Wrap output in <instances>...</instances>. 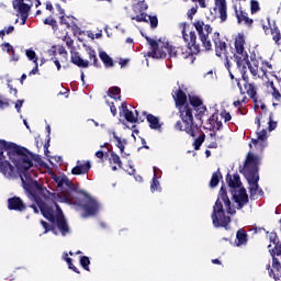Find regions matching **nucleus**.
I'll use <instances>...</instances> for the list:
<instances>
[{
	"mask_svg": "<svg viewBox=\"0 0 281 281\" xmlns=\"http://www.w3.org/2000/svg\"><path fill=\"white\" fill-rule=\"evenodd\" d=\"M8 207L9 210H15L16 212H23L25 210V203L21 198H11L8 200Z\"/></svg>",
	"mask_w": 281,
	"mask_h": 281,
	"instance_id": "a211bd4d",
	"label": "nucleus"
},
{
	"mask_svg": "<svg viewBox=\"0 0 281 281\" xmlns=\"http://www.w3.org/2000/svg\"><path fill=\"white\" fill-rule=\"evenodd\" d=\"M59 201H60L61 203H69V204L74 203V200L70 199V198H68L67 195H61V196L59 198Z\"/></svg>",
	"mask_w": 281,
	"mask_h": 281,
	"instance_id": "49530a36",
	"label": "nucleus"
},
{
	"mask_svg": "<svg viewBox=\"0 0 281 281\" xmlns=\"http://www.w3.org/2000/svg\"><path fill=\"white\" fill-rule=\"evenodd\" d=\"M227 182L235 203H237L239 209L245 207L249 203V195H247V190L240 187V177L238 175L228 176Z\"/></svg>",
	"mask_w": 281,
	"mask_h": 281,
	"instance_id": "6e6552de",
	"label": "nucleus"
},
{
	"mask_svg": "<svg viewBox=\"0 0 281 281\" xmlns=\"http://www.w3.org/2000/svg\"><path fill=\"white\" fill-rule=\"evenodd\" d=\"M251 142H252V146H255V148L259 153H262V150H265V148L267 147V142L265 140H259L258 138H255Z\"/></svg>",
	"mask_w": 281,
	"mask_h": 281,
	"instance_id": "c756f323",
	"label": "nucleus"
},
{
	"mask_svg": "<svg viewBox=\"0 0 281 281\" xmlns=\"http://www.w3.org/2000/svg\"><path fill=\"white\" fill-rule=\"evenodd\" d=\"M86 52L89 56V59L93 60V65H97L98 56L95 55V50L93 48H91V46H86Z\"/></svg>",
	"mask_w": 281,
	"mask_h": 281,
	"instance_id": "473e14b6",
	"label": "nucleus"
},
{
	"mask_svg": "<svg viewBox=\"0 0 281 281\" xmlns=\"http://www.w3.org/2000/svg\"><path fill=\"white\" fill-rule=\"evenodd\" d=\"M250 10H251V14H256V12H260V3L257 0H251Z\"/></svg>",
	"mask_w": 281,
	"mask_h": 281,
	"instance_id": "4c0bfd02",
	"label": "nucleus"
},
{
	"mask_svg": "<svg viewBox=\"0 0 281 281\" xmlns=\"http://www.w3.org/2000/svg\"><path fill=\"white\" fill-rule=\"evenodd\" d=\"M150 192H161V183L157 178V172L153 176L151 183H150Z\"/></svg>",
	"mask_w": 281,
	"mask_h": 281,
	"instance_id": "a878e982",
	"label": "nucleus"
},
{
	"mask_svg": "<svg viewBox=\"0 0 281 281\" xmlns=\"http://www.w3.org/2000/svg\"><path fill=\"white\" fill-rule=\"evenodd\" d=\"M189 102L191 106L196 110L199 115H203L205 111H207L205 105H203V101L201 100V98L196 95H189Z\"/></svg>",
	"mask_w": 281,
	"mask_h": 281,
	"instance_id": "dca6fc26",
	"label": "nucleus"
},
{
	"mask_svg": "<svg viewBox=\"0 0 281 281\" xmlns=\"http://www.w3.org/2000/svg\"><path fill=\"white\" fill-rule=\"evenodd\" d=\"M99 58L102 60V63L105 65V67H113V58L106 54V52L101 50L99 53Z\"/></svg>",
	"mask_w": 281,
	"mask_h": 281,
	"instance_id": "bb28decb",
	"label": "nucleus"
},
{
	"mask_svg": "<svg viewBox=\"0 0 281 281\" xmlns=\"http://www.w3.org/2000/svg\"><path fill=\"white\" fill-rule=\"evenodd\" d=\"M213 43L215 45V54L218 58H226L225 67L229 71V59H227V44L221 41V34L215 32L213 34Z\"/></svg>",
	"mask_w": 281,
	"mask_h": 281,
	"instance_id": "9b49d317",
	"label": "nucleus"
},
{
	"mask_svg": "<svg viewBox=\"0 0 281 281\" xmlns=\"http://www.w3.org/2000/svg\"><path fill=\"white\" fill-rule=\"evenodd\" d=\"M106 104H109L112 115H117V109L113 104V102L106 101Z\"/></svg>",
	"mask_w": 281,
	"mask_h": 281,
	"instance_id": "de8ad7c7",
	"label": "nucleus"
},
{
	"mask_svg": "<svg viewBox=\"0 0 281 281\" xmlns=\"http://www.w3.org/2000/svg\"><path fill=\"white\" fill-rule=\"evenodd\" d=\"M8 106H10V101L3 95H0V109H8Z\"/></svg>",
	"mask_w": 281,
	"mask_h": 281,
	"instance_id": "ea45409f",
	"label": "nucleus"
},
{
	"mask_svg": "<svg viewBox=\"0 0 281 281\" xmlns=\"http://www.w3.org/2000/svg\"><path fill=\"white\" fill-rule=\"evenodd\" d=\"M11 54L10 63H19V55L14 50Z\"/></svg>",
	"mask_w": 281,
	"mask_h": 281,
	"instance_id": "3c124183",
	"label": "nucleus"
},
{
	"mask_svg": "<svg viewBox=\"0 0 281 281\" xmlns=\"http://www.w3.org/2000/svg\"><path fill=\"white\" fill-rule=\"evenodd\" d=\"M101 210H102V205L99 204V202H97L95 199L90 198L83 205L85 214L82 215V217L87 218V216H95V214Z\"/></svg>",
	"mask_w": 281,
	"mask_h": 281,
	"instance_id": "ddd939ff",
	"label": "nucleus"
},
{
	"mask_svg": "<svg viewBox=\"0 0 281 281\" xmlns=\"http://www.w3.org/2000/svg\"><path fill=\"white\" fill-rule=\"evenodd\" d=\"M21 106H23V100H18L15 102V109H16L18 113H21Z\"/></svg>",
	"mask_w": 281,
	"mask_h": 281,
	"instance_id": "603ef678",
	"label": "nucleus"
},
{
	"mask_svg": "<svg viewBox=\"0 0 281 281\" xmlns=\"http://www.w3.org/2000/svg\"><path fill=\"white\" fill-rule=\"evenodd\" d=\"M245 90L246 93L250 97V98H256V86H254V83H249L248 80H245Z\"/></svg>",
	"mask_w": 281,
	"mask_h": 281,
	"instance_id": "c85d7f7f",
	"label": "nucleus"
},
{
	"mask_svg": "<svg viewBox=\"0 0 281 281\" xmlns=\"http://www.w3.org/2000/svg\"><path fill=\"white\" fill-rule=\"evenodd\" d=\"M71 63H74V65H76L77 67H82L83 69L89 67V60L82 59V57H80V54L78 53H72Z\"/></svg>",
	"mask_w": 281,
	"mask_h": 281,
	"instance_id": "6ab92c4d",
	"label": "nucleus"
},
{
	"mask_svg": "<svg viewBox=\"0 0 281 281\" xmlns=\"http://www.w3.org/2000/svg\"><path fill=\"white\" fill-rule=\"evenodd\" d=\"M234 58L237 69H239L241 74L243 80H249L247 69H249L255 79L267 77V70L265 69V64L262 61L256 58H251L249 61V54H247V50H245V35L243 33H239L235 37Z\"/></svg>",
	"mask_w": 281,
	"mask_h": 281,
	"instance_id": "f03ea898",
	"label": "nucleus"
},
{
	"mask_svg": "<svg viewBox=\"0 0 281 281\" xmlns=\"http://www.w3.org/2000/svg\"><path fill=\"white\" fill-rule=\"evenodd\" d=\"M95 157H98V159H103L104 158V151H102V150L97 151Z\"/></svg>",
	"mask_w": 281,
	"mask_h": 281,
	"instance_id": "052dcab7",
	"label": "nucleus"
},
{
	"mask_svg": "<svg viewBox=\"0 0 281 281\" xmlns=\"http://www.w3.org/2000/svg\"><path fill=\"white\" fill-rule=\"evenodd\" d=\"M24 54H25L27 60L33 63V65H36V63H38V55H36V52L34 50V48L25 49Z\"/></svg>",
	"mask_w": 281,
	"mask_h": 281,
	"instance_id": "393cba45",
	"label": "nucleus"
},
{
	"mask_svg": "<svg viewBox=\"0 0 281 281\" xmlns=\"http://www.w3.org/2000/svg\"><path fill=\"white\" fill-rule=\"evenodd\" d=\"M214 12L220 15L221 22L227 21V0H214Z\"/></svg>",
	"mask_w": 281,
	"mask_h": 281,
	"instance_id": "2eb2a0df",
	"label": "nucleus"
},
{
	"mask_svg": "<svg viewBox=\"0 0 281 281\" xmlns=\"http://www.w3.org/2000/svg\"><path fill=\"white\" fill-rule=\"evenodd\" d=\"M272 267L276 271H280L281 269L280 261L276 257L272 258Z\"/></svg>",
	"mask_w": 281,
	"mask_h": 281,
	"instance_id": "37998d69",
	"label": "nucleus"
},
{
	"mask_svg": "<svg viewBox=\"0 0 281 281\" xmlns=\"http://www.w3.org/2000/svg\"><path fill=\"white\" fill-rule=\"evenodd\" d=\"M12 32H14V26H9V27H7V29H4V35L5 34H12Z\"/></svg>",
	"mask_w": 281,
	"mask_h": 281,
	"instance_id": "bf43d9fd",
	"label": "nucleus"
},
{
	"mask_svg": "<svg viewBox=\"0 0 281 281\" xmlns=\"http://www.w3.org/2000/svg\"><path fill=\"white\" fill-rule=\"evenodd\" d=\"M194 27L199 34L202 46L206 52H210V49H212V42L209 36L212 32V26H210V24H204L203 21H198L194 23Z\"/></svg>",
	"mask_w": 281,
	"mask_h": 281,
	"instance_id": "9d476101",
	"label": "nucleus"
},
{
	"mask_svg": "<svg viewBox=\"0 0 281 281\" xmlns=\"http://www.w3.org/2000/svg\"><path fill=\"white\" fill-rule=\"evenodd\" d=\"M60 23L61 25H67V27H69V22H67V18L65 15L60 16Z\"/></svg>",
	"mask_w": 281,
	"mask_h": 281,
	"instance_id": "4d7b16f0",
	"label": "nucleus"
},
{
	"mask_svg": "<svg viewBox=\"0 0 281 281\" xmlns=\"http://www.w3.org/2000/svg\"><path fill=\"white\" fill-rule=\"evenodd\" d=\"M91 170V162L90 161H77L76 167L72 168V175H87Z\"/></svg>",
	"mask_w": 281,
	"mask_h": 281,
	"instance_id": "f3484780",
	"label": "nucleus"
},
{
	"mask_svg": "<svg viewBox=\"0 0 281 281\" xmlns=\"http://www.w3.org/2000/svg\"><path fill=\"white\" fill-rule=\"evenodd\" d=\"M54 181L57 183L58 188H71V181L67 176H55Z\"/></svg>",
	"mask_w": 281,
	"mask_h": 281,
	"instance_id": "aec40b11",
	"label": "nucleus"
},
{
	"mask_svg": "<svg viewBox=\"0 0 281 281\" xmlns=\"http://www.w3.org/2000/svg\"><path fill=\"white\" fill-rule=\"evenodd\" d=\"M261 159L262 158L260 156L249 153L241 169V172L248 181L250 196H256L262 192V189H260L258 186V181H260V176H258V167L260 166Z\"/></svg>",
	"mask_w": 281,
	"mask_h": 281,
	"instance_id": "39448f33",
	"label": "nucleus"
},
{
	"mask_svg": "<svg viewBox=\"0 0 281 281\" xmlns=\"http://www.w3.org/2000/svg\"><path fill=\"white\" fill-rule=\"evenodd\" d=\"M237 21L238 23H244V25H252L254 20L249 19V16H247V12H243L240 11L239 13H237Z\"/></svg>",
	"mask_w": 281,
	"mask_h": 281,
	"instance_id": "5701e85b",
	"label": "nucleus"
},
{
	"mask_svg": "<svg viewBox=\"0 0 281 281\" xmlns=\"http://www.w3.org/2000/svg\"><path fill=\"white\" fill-rule=\"evenodd\" d=\"M63 260H65L69 267V269H71V271H75V273H80V271H78V268H76V266H74V263L71 262V258H69L68 254H64L63 256Z\"/></svg>",
	"mask_w": 281,
	"mask_h": 281,
	"instance_id": "72a5a7b5",
	"label": "nucleus"
},
{
	"mask_svg": "<svg viewBox=\"0 0 281 281\" xmlns=\"http://www.w3.org/2000/svg\"><path fill=\"white\" fill-rule=\"evenodd\" d=\"M256 124L257 126H260V115L256 117Z\"/></svg>",
	"mask_w": 281,
	"mask_h": 281,
	"instance_id": "774afa93",
	"label": "nucleus"
},
{
	"mask_svg": "<svg viewBox=\"0 0 281 281\" xmlns=\"http://www.w3.org/2000/svg\"><path fill=\"white\" fill-rule=\"evenodd\" d=\"M41 225L45 229L44 234H47V232H49V224H47V222H45V221H41Z\"/></svg>",
	"mask_w": 281,
	"mask_h": 281,
	"instance_id": "864d4df0",
	"label": "nucleus"
},
{
	"mask_svg": "<svg viewBox=\"0 0 281 281\" xmlns=\"http://www.w3.org/2000/svg\"><path fill=\"white\" fill-rule=\"evenodd\" d=\"M236 246L243 247V245H247V233L243 229H239L236 235Z\"/></svg>",
	"mask_w": 281,
	"mask_h": 281,
	"instance_id": "4be33fe9",
	"label": "nucleus"
},
{
	"mask_svg": "<svg viewBox=\"0 0 281 281\" xmlns=\"http://www.w3.org/2000/svg\"><path fill=\"white\" fill-rule=\"evenodd\" d=\"M272 115L270 114L269 116V131H276V127L278 126V123L276 121L272 120Z\"/></svg>",
	"mask_w": 281,
	"mask_h": 281,
	"instance_id": "79ce46f5",
	"label": "nucleus"
},
{
	"mask_svg": "<svg viewBox=\"0 0 281 281\" xmlns=\"http://www.w3.org/2000/svg\"><path fill=\"white\" fill-rule=\"evenodd\" d=\"M52 60L54 61V65L57 67V71H60V60H58V58H52Z\"/></svg>",
	"mask_w": 281,
	"mask_h": 281,
	"instance_id": "5fc2aeb1",
	"label": "nucleus"
},
{
	"mask_svg": "<svg viewBox=\"0 0 281 281\" xmlns=\"http://www.w3.org/2000/svg\"><path fill=\"white\" fill-rule=\"evenodd\" d=\"M199 3L200 8H207V2L205 0H193Z\"/></svg>",
	"mask_w": 281,
	"mask_h": 281,
	"instance_id": "6e6d98bb",
	"label": "nucleus"
},
{
	"mask_svg": "<svg viewBox=\"0 0 281 281\" xmlns=\"http://www.w3.org/2000/svg\"><path fill=\"white\" fill-rule=\"evenodd\" d=\"M257 139L261 142H267V130H261L257 133Z\"/></svg>",
	"mask_w": 281,
	"mask_h": 281,
	"instance_id": "a19ab883",
	"label": "nucleus"
},
{
	"mask_svg": "<svg viewBox=\"0 0 281 281\" xmlns=\"http://www.w3.org/2000/svg\"><path fill=\"white\" fill-rule=\"evenodd\" d=\"M209 148H218V144H216V143H211V144L209 145Z\"/></svg>",
	"mask_w": 281,
	"mask_h": 281,
	"instance_id": "69168bd1",
	"label": "nucleus"
},
{
	"mask_svg": "<svg viewBox=\"0 0 281 281\" xmlns=\"http://www.w3.org/2000/svg\"><path fill=\"white\" fill-rule=\"evenodd\" d=\"M44 24L45 25H56V20H54V18H47L44 20Z\"/></svg>",
	"mask_w": 281,
	"mask_h": 281,
	"instance_id": "09e8293b",
	"label": "nucleus"
},
{
	"mask_svg": "<svg viewBox=\"0 0 281 281\" xmlns=\"http://www.w3.org/2000/svg\"><path fill=\"white\" fill-rule=\"evenodd\" d=\"M110 164H111V166H113V164H114L119 168H122V160L120 159V156L117 154H115V153H111V155H110Z\"/></svg>",
	"mask_w": 281,
	"mask_h": 281,
	"instance_id": "2f4dec72",
	"label": "nucleus"
},
{
	"mask_svg": "<svg viewBox=\"0 0 281 281\" xmlns=\"http://www.w3.org/2000/svg\"><path fill=\"white\" fill-rule=\"evenodd\" d=\"M56 54V49L55 48H52L48 50V55L49 56H54Z\"/></svg>",
	"mask_w": 281,
	"mask_h": 281,
	"instance_id": "338daca9",
	"label": "nucleus"
},
{
	"mask_svg": "<svg viewBox=\"0 0 281 281\" xmlns=\"http://www.w3.org/2000/svg\"><path fill=\"white\" fill-rule=\"evenodd\" d=\"M147 122L149 123L150 128L155 131H159L161 128V123H159V119L153 114H147Z\"/></svg>",
	"mask_w": 281,
	"mask_h": 281,
	"instance_id": "412c9836",
	"label": "nucleus"
},
{
	"mask_svg": "<svg viewBox=\"0 0 281 281\" xmlns=\"http://www.w3.org/2000/svg\"><path fill=\"white\" fill-rule=\"evenodd\" d=\"M2 52H7V54H12L14 52V47L10 43L1 44Z\"/></svg>",
	"mask_w": 281,
	"mask_h": 281,
	"instance_id": "58836bf2",
	"label": "nucleus"
},
{
	"mask_svg": "<svg viewBox=\"0 0 281 281\" xmlns=\"http://www.w3.org/2000/svg\"><path fill=\"white\" fill-rule=\"evenodd\" d=\"M120 115L125 117L127 122L131 124H136V122H139V112L131 111L128 110V106L126 105V102H123L120 106Z\"/></svg>",
	"mask_w": 281,
	"mask_h": 281,
	"instance_id": "4468645a",
	"label": "nucleus"
},
{
	"mask_svg": "<svg viewBox=\"0 0 281 281\" xmlns=\"http://www.w3.org/2000/svg\"><path fill=\"white\" fill-rule=\"evenodd\" d=\"M38 74V63L34 64L33 69L29 72V76H36Z\"/></svg>",
	"mask_w": 281,
	"mask_h": 281,
	"instance_id": "8fccbe9b",
	"label": "nucleus"
},
{
	"mask_svg": "<svg viewBox=\"0 0 281 281\" xmlns=\"http://www.w3.org/2000/svg\"><path fill=\"white\" fill-rule=\"evenodd\" d=\"M109 95L113 99V100H120V88L117 87H113L110 88L109 90Z\"/></svg>",
	"mask_w": 281,
	"mask_h": 281,
	"instance_id": "f704fd0d",
	"label": "nucleus"
},
{
	"mask_svg": "<svg viewBox=\"0 0 281 281\" xmlns=\"http://www.w3.org/2000/svg\"><path fill=\"white\" fill-rule=\"evenodd\" d=\"M150 46V50L147 53L149 58H156L157 60L164 59L167 56L170 58H177L181 56L182 58H189L191 63H194V55L190 52H183V48H176L166 38L153 40L148 36L145 37Z\"/></svg>",
	"mask_w": 281,
	"mask_h": 281,
	"instance_id": "7ed1b4c3",
	"label": "nucleus"
},
{
	"mask_svg": "<svg viewBox=\"0 0 281 281\" xmlns=\"http://www.w3.org/2000/svg\"><path fill=\"white\" fill-rule=\"evenodd\" d=\"M263 30L266 34H270L272 35V38L276 43H278V41H280V30H278L276 26L269 29L267 25H263Z\"/></svg>",
	"mask_w": 281,
	"mask_h": 281,
	"instance_id": "b1692460",
	"label": "nucleus"
},
{
	"mask_svg": "<svg viewBox=\"0 0 281 281\" xmlns=\"http://www.w3.org/2000/svg\"><path fill=\"white\" fill-rule=\"evenodd\" d=\"M203 142H205L204 134L200 135L193 143L194 149L199 150L201 146L203 145Z\"/></svg>",
	"mask_w": 281,
	"mask_h": 281,
	"instance_id": "c9c22d12",
	"label": "nucleus"
},
{
	"mask_svg": "<svg viewBox=\"0 0 281 281\" xmlns=\"http://www.w3.org/2000/svg\"><path fill=\"white\" fill-rule=\"evenodd\" d=\"M113 138L116 142L117 148L121 150V155H124V148L126 146V139H122L115 134V132H112Z\"/></svg>",
	"mask_w": 281,
	"mask_h": 281,
	"instance_id": "cd10ccee",
	"label": "nucleus"
},
{
	"mask_svg": "<svg viewBox=\"0 0 281 281\" xmlns=\"http://www.w3.org/2000/svg\"><path fill=\"white\" fill-rule=\"evenodd\" d=\"M5 151L9 155V159L16 167L18 172H20L24 190H30L33 186H37L36 171L30 170L32 168V155L21 154L14 148V144L0 139V172L3 177H7V179L14 177V167L3 156Z\"/></svg>",
	"mask_w": 281,
	"mask_h": 281,
	"instance_id": "f257e3e1",
	"label": "nucleus"
},
{
	"mask_svg": "<svg viewBox=\"0 0 281 281\" xmlns=\"http://www.w3.org/2000/svg\"><path fill=\"white\" fill-rule=\"evenodd\" d=\"M157 175V179H161V170L157 167H154V176Z\"/></svg>",
	"mask_w": 281,
	"mask_h": 281,
	"instance_id": "13d9d810",
	"label": "nucleus"
},
{
	"mask_svg": "<svg viewBox=\"0 0 281 281\" xmlns=\"http://www.w3.org/2000/svg\"><path fill=\"white\" fill-rule=\"evenodd\" d=\"M223 205L228 214H236V209H232V202L227 196V192H225V188H221L220 195L215 205L213 206L212 221L214 227H227L229 225L231 218L225 215V211H223Z\"/></svg>",
	"mask_w": 281,
	"mask_h": 281,
	"instance_id": "423d86ee",
	"label": "nucleus"
},
{
	"mask_svg": "<svg viewBox=\"0 0 281 281\" xmlns=\"http://www.w3.org/2000/svg\"><path fill=\"white\" fill-rule=\"evenodd\" d=\"M221 179H223L221 171L213 173V176L211 178V182H210L211 188H216V186H218V182L221 181Z\"/></svg>",
	"mask_w": 281,
	"mask_h": 281,
	"instance_id": "7c9ffc66",
	"label": "nucleus"
},
{
	"mask_svg": "<svg viewBox=\"0 0 281 281\" xmlns=\"http://www.w3.org/2000/svg\"><path fill=\"white\" fill-rule=\"evenodd\" d=\"M190 36H191L190 43H195L196 42V35L194 34V32H191Z\"/></svg>",
	"mask_w": 281,
	"mask_h": 281,
	"instance_id": "680f3d73",
	"label": "nucleus"
},
{
	"mask_svg": "<svg viewBox=\"0 0 281 281\" xmlns=\"http://www.w3.org/2000/svg\"><path fill=\"white\" fill-rule=\"evenodd\" d=\"M38 207L43 216L54 225L52 228L54 234H58L56 233V227L59 229L63 236H67V234H69V226L67 225L65 215H63V211L58 204L54 203L52 206L47 204H38Z\"/></svg>",
	"mask_w": 281,
	"mask_h": 281,
	"instance_id": "0eeeda50",
	"label": "nucleus"
},
{
	"mask_svg": "<svg viewBox=\"0 0 281 281\" xmlns=\"http://www.w3.org/2000/svg\"><path fill=\"white\" fill-rule=\"evenodd\" d=\"M221 117L225 121V122H229L232 120V114H229V112L227 111H223L221 113Z\"/></svg>",
	"mask_w": 281,
	"mask_h": 281,
	"instance_id": "c03bdc74",
	"label": "nucleus"
},
{
	"mask_svg": "<svg viewBox=\"0 0 281 281\" xmlns=\"http://www.w3.org/2000/svg\"><path fill=\"white\" fill-rule=\"evenodd\" d=\"M120 65L121 67H126V65H128V59H121Z\"/></svg>",
	"mask_w": 281,
	"mask_h": 281,
	"instance_id": "e2e57ef3",
	"label": "nucleus"
},
{
	"mask_svg": "<svg viewBox=\"0 0 281 281\" xmlns=\"http://www.w3.org/2000/svg\"><path fill=\"white\" fill-rule=\"evenodd\" d=\"M13 0V8L20 14L22 22L21 25H25L27 16H30V10H32V1L27 0Z\"/></svg>",
	"mask_w": 281,
	"mask_h": 281,
	"instance_id": "f8f14e48",
	"label": "nucleus"
},
{
	"mask_svg": "<svg viewBox=\"0 0 281 281\" xmlns=\"http://www.w3.org/2000/svg\"><path fill=\"white\" fill-rule=\"evenodd\" d=\"M80 265L83 267L85 271H90L89 265H91V261L89 260V257H81L80 258Z\"/></svg>",
	"mask_w": 281,
	"mask_h": 281,
	"instance_id": "e433bc0d",
	"label": "nucleus"
},
{
	"mask_svg": "<svg viewBox=\"0 0 281 281\" xmlns=\"http://www.w3.org/2000/svg\"><path fill=\"white\" fill-rule=\"evenodd\" d=\"M46 10H48L49 12L54 10V5L52 4V2L46 3Z\"/></svg>",
	"mask_w": 281,
	"mask_h": 281,
	"instance_id": "0e129e2a",
	"label": "nucleus"
},
{
	"mask_svg": "<svg viewBox=\"0 0 281 281\" xmlns=\"http://www.w3.org/2000/svg\"><path fill=\"white\" fill-rule=\"evenodd\" d=\"M173 100L176 102V106H179L180 117L182 120L176 123V131H184L191 137H194L199 127L194 125V116L192 115V108L190 105H186L188 101V97L183 93L182 90H177L173 93Z\"/></svg>",
	"mask_w": 281,
	"mask_h": 281,
	"instance_id": "20e7f679",
	"label": "nucleus"
},
{
	"mask_svg": "<svg viewBox=\"0 0 281 281\" xmlns=\"http://www.w3.org/2000/svg\"><path fill=\"white\" fill-rule=\"evenodd\" d=\"M199 10V7H192L189 11H188V16L189 19H192L194 16V14H196Z\"/></svg>",
	"mask_w": 281,
	"mask_h": 281,
	"instance_id": "a18cd8bd",
	"label": "nucleus"
},
{
	"mask_svg": "<svg viewBox=\"0 0 281 281\" xmlns=\"http://www.w3.org/2000/svg\"><path fill=\"white\" fill-rule=\"evenodd\" d=\"M133 10L136 15H132V21H137V23H148L150 22V27L155 29L159 24V20H157V16L148 15L144 12L148 10V4L146 1H139L133 5Z\"/></svg>",
	"mask_w": 281,
	"mask_h": 281,
	"instance_id": "1a4fd4ad",
	"label": "nucleus"
}]
</instances>
